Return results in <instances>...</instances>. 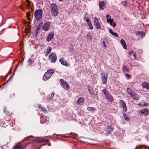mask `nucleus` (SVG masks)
Here are the masks:
<instances>
[{
    "label": "nucleus",
    "instance_id": "nucleus-1",
    "mask_svg": "<svg viewBox=\"0 0 149 149\" xmlns=\"http://www.w3.org/2000/svg\"><path fill=\"white\" fill-rule=\"evenodd\" d=\"M101 91L103 92L104 95H105V99H107V101H108L109 102H111L114 101V99L113 97L107 90L104 88Z\"/></svg>",
    "mask_w": 149,
    "mask_h": 149
},
{
    "label": "nucleus",
    "instance_id": "nucleus-2",
    "mask_svg": "<svg viewBox=\"0 0 149 149\" xmlns=\"http://www.w3.org/2000/svg\"><path fill=\"white\" fill-rule=\"evenodd\" d=\"M50 7L52 15L54 17L57 16L58 14V12L57 5L55 3H53L50 5Z\"/></svg>",
    "mask_w": 149,
    "mask_h": 149
},
{
    "label": "nucleus",
    "instance_id": "nucleus-3",
    "mask_svg": "<svg viewBox=\"0 0 149 149\" xmlns=\"http://www.w3.org/2000/svg\"><path fill=\"white\" fill-rule=\"evenodd\" d=\"M54 72V70L52 69L48 70L44 74L42 78L43 80L44 81H47L50 78Z\"/></svg>",
    "mask_w": 149,
    "mask_h": 149
},
{
    "label": "nucleus",
    "instance_id": "nucleus-4",
    "mask_svg": "<svg viewBox=\"0 0 149 149\" xmlns=\"http://www.w3.org/2000/svg\"><path fill=\"white\" fill-rule=\"evenodd\" d=\"M43 10L42 9L36 10L34 13L35 18L37 21L40 20L42 18Z\"/></svg>",
    "mask_w": 149,
    "mask_h": 149
},
{
    "label": "nucleus",
    "instance_id": "nucleus-5",
    "mask_svg": "<svg viewBox=\"0 0 149 149\" xmlns=\"http://www.w3.org/2000/svg\"><path fill=\"white\" fill-rule=\"evenodd\" d=\"M100 75L102 84H106L108 79V74L107 73L103 72L101 73Z\"/></svg>",
    "mask_w": 149,
    "mask_h": 149
},
{
    "label": "nucleus",
    "instance_id": "nucleus-6",
    "mask_svg": "<svg viewBox=\"0 0 149 149\" xmlns=\"http://www.w3.org/2000/svg\"><path fill=\"white\" fill-rule=\"evenodd\" d=\"M49 59L51 62L53 63H55L57 60L56 54L54 53H51L49 55Z\"/></svg>",
    "mask_w": 149,
    "mask_h": 149
},
{
    "label": "nucleus",
    "instance_id": "nucleus-7",
    "mask_svg": "<svg viewBox=\"0 0 149 149\" xmlns=\"http://www.w3.org/2000/svg\"><path fill=\"white\" fill-rule=\"evenodd\" d=\"M60 81L61 86L65 89L68 90L69 88V85L68 83L62 79H60Z\"/></svg>",
    "mask_w": 149,
    "mask_h": 149
},
{
    "label": "nucleus",
    "instance_id": "nucleus-8",
    "mask_svg": "<svg viewBox=\"0 0 149 149\" xmlns=\"http://www.w3.org/2000/svg\"><path fill=\"white\" fill-rule=\"evenodd\" d=\"M120 107L123 108V110L125 112L127 111V107H126L125 103L123 100H121L119 101Z\"/></svg>",
    "mask_w": 149,
    "mask_h": 149
},
{
    "label": "nucleus",
    "instance_id": "nucleus-9",
    "mask_svg": "<svg viewBox=\"0 0 149 149\" xmlns=\"http://www.w3.org/2000/svg\"><path fill=\"white\" fill-rule=\"evenodd\" d=\"M54 33L53 32H50L48 34V35L46 39L47 41H50L52 39L54 36Z\"/></svg>",
    "mask_w": 149,
    "mask_h": 149
},
{
    "label": "nucleus",
    "instance_id": "nucleus-10",
    "mask_svg": "<svg viewBox=\"0 0 149 149\" xmlns=\"http://www.w3.org/2000/svg\"><path fill=\"white\" fill-rule=\"evenodd\" d=\"M59 61L63 65L68 66L70 65L69 63L63 58H60L59 60Z\"/></svg>",
    "mask_w": 149,
    "mask_h": 149
},
{
    "label": "nucleus",
    "instance_id": "nucleus-11",
    "mask_svg": "<svg viewBox=\"0 0 149 149\" xmlns=\"http://www.w3.org/2000/svg\"><path fill=\"white\" fill-rule=\"evenodd\" d=\"M84 97H80L79 98L77 101L76 104L77 105H81L84 102Z\"/></svg>",
    "mask_w": 149,
    "mask_h": 149
},
{
    "label": "nucleus",
    "instance_id": "nucleus-12",
    "mask_svg": "<svg viewBox=\"0 0 149 149\" xmlns=\"http://www.w3.org/2000/svg\"><path fill=\"white\" fill-rule=\"evenodd\" d=\"M50 23L49 22H48L46 23L42 28L43 30L45 31H47L50 27Z\"/></svg>",
    "mask_w": 149,
    "mask_h": 149
},
{
    "label": "nucleus",
    "instance_id": "nucleus-13",
    "mask_svg": "<svg viewBox=\"0 0 149 149\" xmlns=\"http://www.w3.org/2000/svg\"><path fill=\"white\" fill-rule=\"evenodd\" d=\"M139 111H140L142 114H144L146 116H147L149 114V110L146 108H144L143 110H141Z\"/></svg>",
    "mask_w": 149,
    "mask_h": 149
},
{
    "label": "nucleus",
    "instance_id": "nucleus-14",
    "mask_svg": "<svg viewBox=\"0 0 149 149\" xmlns=\"http://www.w3.org/2000/svg\"><path fill=\"white\" fill-rule=\"evenodd\" d=\"M114 129V128L113 127L110 125H109L107 127L106 131L108 132V134H110Z\"/></svg>",
    "mask_w": 149,
    "mask_h": 149
},
{
    "label": "nucleus",
    "instance_id": "nucleus-15",
    "mask_svg": "<svg viewBox=\"0 0 149 149\" xmlns=\"http://www.w3.org/2000/svg\"><path fill=\"white\" fill-rule=\"evenodd\" d=\"M99 5L100 9H104V8H102V7H104L105 5L104 1H103L102 2L101 1L99 2Z\"/></svg>",
    "mask_w": 149,
    "mask_h": 149
},
{
    "label": "nucleus",
    "instance_id": "nucleus-16",
    "mask_svg": "<svg viewBox=\"0 0 149 149\" xmlns=\"http://www.w3.org/2000/svg\"><path fill=\"white\" fill-rule=\"evenodd\" d=\"M142 86L143 88L148 89H149V84L146 83V81H144L142 84Z\"/></svg>",
    "mask_w": 149,
    "mask_h": 149
},
{
    "label": "nucleus",
    "instance_id": "nucleus-17",
    "mask_svg": "<svg viewBox=\"0 0 149 149\" xmlns=\"http://www.w3.org/2000/svg\"><path fill=\"white\" fill-rule=\"evenodd\" d=\"M121 44L123 48L125 49H127V46L126 43L123 39H121L120 40Z\"/></svg>",
    "mask_w": 149,
    "mask_h": 149
},
{
    "label": "nucleus",
    "instance_id": "nucleus-18",
    "mask_svg": "<svg viewBox=\"0 0 149 149\" xmlns=\"http://www.w3.org/2000/svg\"><path fill=\"white\" fill-rule=\"evenodd\" d=\"M87 89L88 91L91 95H94V93L93 91V88H92L91 86H88Z\"/></svg>",
    "mask_w": 149,
    "mask_h": 149
},
{
    "label": "nucleus",
    "instance_id": "nucleus-19",
    "mask_svg": "<svg viewBox=\"0 0 149 149\" xmlns=\"http://www.w3.org/2000/svg\"><path fill=\"white\" fill-rule=\"evenodd\" d=\"M52 50V48L50 46H48L47 48V50L45 54V56H47L50 53Z\"/></svg>",
    "mask_w": 149,
    "mask_h": 149
},
{
    "label": "nucleus",
    "instance_id": "nucleus-20",
    "mask_svg": "<svg viewBox=\"0 0 149 149\" xmlns=\"http://www.w3.org/2000/svg\"><path fill=\"white\" fill-rule=\"evenodd\" d=\"M38 107H39L40 109V111H43L45 113H47V111L46 109L44 107H43L40 105H39Z\"/></svg>",
    "mask_w": 149,
    "mask_h": 149
},
{
    "label": "nucleus",
    "instance_id": "nucleus-21",
    "mask_svg": "<svg viewBox=\"0 0 149 149\" xmlns=\"http://www.w3.org/2000/svg\"><path fill=\"white\" fill-rule=\"evenodd\" d=\"M8 123H6L4 121H0V125L3 127H6L8 125Z\"/></svg>",
    "mask_w": 149,
    "mask_h": 149
},
{
    "label": "nucleus",
    "instance_id": "nucleus-22",
    "mask_svg": "<svg viewBox=\"0 0 149 149\" xmlns=\"http://www.w3.org/2000/svg\"><path fill=\"white\" fill-rule=\"evenodd\" d=\"M94 25L96 28L97 29H99L101 28V26L99 23L98 22H94Z\"/></svg>",
    "mask_w": 149,
    "mask_h": 149
},
{
    "label": "nucleus",
    "instance_id": "nucleus-23",
    "mask_svg": "<svg viewBox=\"0 0 149 149\" xmlns=\"http://www.w3.org/2000/svg\"><path fill=\"white\" fill-rule=\"evenodd\" d=\"M131 96L136 100H138L139 99V97L135 92L133 93V95Z\"/></svg>",
    "mask_w": 149,
    "mask_h": 149
},
{
    "label": "nucleus",
    "instance_id": "nucleus-24",
    "mask_svg": "<svg viewBox=\"0 0 149 149\" xmlns=\"http://www.w3.org/2000/svg\"><path fill=\"white\" fill-rule=\"evenodd\" d=\"M87 40L89 41H91L92 38V36L91 35L90 33L89 32L87 33L86 35Z\"/></svg>",
    "mask_w": 149,
    "mask_h": 149
},
{
    "label": "nucleus",
    "instance_id": "nucleus-25",
    "mask_svg": "<svg viewBox=\"0 0 149 149\" xmlns=\"http://www.w3.org/2000/svg\"><path fill=\"white\" fill-rule=\"evenodd\" d=\"M108 23H109L113 27H115L116 24L115 22L113 21V19H111V21H109L107 22Z\"/></svg>",
    "mask_w": 149,
    "mask_h": 149
},
{
    "label": "nucleus",
    "instance_id": "nucleus-26",
    "mask_svg": "<svg viewBox=\"0 0 149 149\" xmlns=\"http://www.w3.org/2000/svg\"><path fill=\"white\" fill-rule=\"evenodd\" d=\"M33 141L36 142L37 143H43L44 141V139H42L41 140H39L36 139H33Z\"/></svg>",
    "mask_w": 149,
    "mask_h": 149
},
{
    "label": "nucleus",
    "instance_id": "nucleus-27",
    "mask_svg": "<svg viewBox=\"0 0 149 149\" xmlns=\"http://www.w3.org/2000/svg\"><path fill=\"white\" fill-rule=\"evenodd\" d=\"M87 110L88 111H95L96 110V109L93 107H88L87 108Z\"/></svg>",
    "mask_w": 149,
    "mask_h": 149
},
{
    "label": "nucleus",
    "instance_id": "nucleus-28",
    "mask_svg": "<svg viewBox=\"0 0 149 149\" xmlns=\"http://www.w3.org/2000/svg\"><path fill=\"white\" fill-rule=\"evenodd\" d=\"M109 31L110 33L112 35H113L114 36H115L116 37H118V34L116 33L113 32L112 31V29H110L109 30Z\"/></svg>",
    "mask_w": 149,
    "mask_h": 149
},
{
    "label": "nucleus",
    "instance_id": "nucleus-29",
    "mask_svg": "<svg viewBox=\"0 0 149 149\" xmlns=\"http://www.w3.org/2000/svg\"><path fill=\"white\" fill-rule=\"evenodd\" d=\"M127 91L129 94L131 96L133 95V93H134L132 92V89L129 88H127Z\"/></svg>",
    "mask_w": 149,
    "mask_h": 149
},
{
    "label": "nucleus",
    "instance_id": "nucleus-30",
    "mask_svg": "<svg viewBox=\"0 0 149 149\" xmlns=\"http://www.w3.org/2000/svg\"><path fill=\"white\" fill-rule=\"evenodd\" d=\"M4 113L7 115H11L12 114L6 108L4 109Z\"/></svg>",
    "mask_w": 149,
    "mask_h": 149
},
{
    "label": "nucleus",
    "instance_id": "nucleus-31",
    "mask_svg": "<svg viewBox=\"0 0 149 149\" xmlns=\"http://www.w3.org/2000/svg\"><path fill=\"white\" fill-rule=\"evenodd\" d=\"M55 95V94L54 93H52L51 94V95H49L48 96V97H49L48 100H51L54 97V95Z\"/></svg>",
    "mask_w": 149,
    "mask_h": 149
},
{
    "label": "nucleus",
    "instance_id": "nucleus-32",
    "mask_svg": "<svg viewBox=\"0 0 149 149\" xmlns=\"http://www.w3.org/2000/svg\"><path fill=\"white\" fill-rule=\"evenodd\" d=\"M123 116L125 120H126L127 121H128L129 120V117L126 114L124 113L123 114Z\"/></svg>",
    "mask_w": 149,
    "mask_h": 149
},
{
    "label": "nucleus",
    "instance_id": "nucleus-33",
    "mask_svg": "<svg viewBox=\"0 0 149 149\" xmlns=\"http://www.w3.org/2000/svg\"><path fill=\"white\" fill-rule=\"evenodd\" d=\"M41 26L40 25V24L38 25L36 27V28L35 29V31L37 33H38V31L40 29V27Z\"/></svg>",
    "mask_w": 149,
    "mask_h": 149
},
{
    "label": "nucleus",
    "instance_id": "nucleus-34",
    "mask_svg": "<svg viewBox=\"0 0 149 149\" xmlns=\"http://www.w3.org/2000/svg\"><path fill=\"white\" fill-rule=\"evenodd\" d=\"M106 17L107 22L111 21V19H112L111 18L110 15H109L107 14Z\"/></svg>",
    "mask_w": 149,
    "mask_h": 149
},
{
    "label": "nucleus",
    "instance_id": "nucleus-35",
    "mask_svg": "<svg viewBox=\"0 0 149 149\" xmlns=\"http://www.w3.org/2000/svg\"><path fill=\"white\" fill-rule=\"evenodd\" d=\"M122 68L123 70H125L127 72H128L129 71V69L125 65L123 66Z\"/></svg>",
    "mask_w": 149,
    "mask_h": 149
},
{
    "label": "nucleus",
    "instance_id": "nucleus-36",
    "mask_svg": "<svg viewBox=\"0 0 149 149\" xmlns=\"http://www.w3.org/2000/svg\"><path fill=\"white\" fill-rule=\"evenodd\" d=\"M87 24L89 26V28L91 29V30L93 29V27L92 25L91 21L90 22H89V23H87Z\"/></svg>",
    "mask_w": 149,
    "mask_h": 149
},
{
    "label": "nucleus",
    "instance_id": "nucleus-37",
    "mask_svg": "<svg viewBox=\"0 0 149 149\" xmlns=\"http://www.w3.org/2000/svg\"><path fill=\"white\" fill-rule=\"evenodd\" d=\"M127 1H123L121 2V3L123 4V5H124V6H125V7H126L127 6Z\"/></svg>",
    "mask_w": 149,
    "mask_h": 149
},
{
    "label": "nucleus",
    "instance_id": "nucleus-38",
    "mask_svg": "<svg viewBox=\"0 0 149 149\" xmlns=\"http://www.w3.org/2000/svg\"><path fill=\"white\" fill-rule=\"evenodd\" d=\"M28 63L29 65H31L32 64V61L31 58H29L28 60Z\"/></svg>",
    "mask_w": 149,
    "mask_h": 149
},
{
    "label": "nucleus",
    "instance_id": "nucleus-39",
    "mask_svg": "<svg viewBox=\"0 0 149 149\" xmlns=\"http://www.w3.org/2000/svg\"><path fill=\"white\" fill-rule=\"evenodd\" d=\"M42 117L44 119V120H45V121H49V118L48 117H47V116H45L44 117Z\"/></svg>",
    "mask_w": 149,
    "mask_h": 149
},
{
    "label": "nucleus",
    "instance_id": "nucleus-40",
    "mask_svg": "<svg viewBox=\"0 0 149 149\" xmlns=\"http://www.w3.org/2000/svg\"><path fill=\"white\" fill-rule=\"evenodd\" d=\"M69 49L71 50L72 52L74 50V48L73 46L72 45H71Z\"/></svg>",
    "mask_w": 149,
    "mask_h": 149
},
{
    "label": "nucleus",
    "instance_id": "nucleus-41",
    "mask_svg": "<svg viewBox=\"0 0 149 149\" xmlns=\"http://www.w3.org/2000/svg\"><path fill=\"white\" fill-rule=\"evenodd\" d=\"M84 19L86 20V21L87 22V23H88L91 22V21L89 20V18L88 17H87L86 18Z\"/></svg>",
    "mask_w": 149,
    "mask_h": 149
},
{
    "label": "nucleus",
    "instance_id": "nucleus-42",
    "mask_svg": "<svg viewBox=\"0 0 149 149\" xmlns=\"http://www.w3.org/2000/svg\"><path fill=\"white\" fill-rule=\"evenodd\" d=\"M141 35L142 37H143L145 36V33L144 32L141 31Z\"/></svg>",
    "mask_w": 149,
    "mask_h": 149
},
{
    "label": "nucleus",
    "instance_id": "nucleus-43",
    "mask_svg": "<svg viewBox=\"0 0 149 149\" xmlns=\"http://www.w3.org/2000/svg\"><path fill=\"white\" fill-rule=\"evenodd\" d=\"M102 44L104 46V48H105L106 47V45L105 44V43L104 41H102Z\"/></svg>",
    "mask_w": 149,
    "mask_h": 149
},
{
    "label": "nucleus",
    "instance_id": "nucleus-44",
    "mask_svg": "<svg viewBox=\"0 0 149 149\" xmlns=\"http://www.w3.org/2000/svg\"><path fill=\"white\" fill-rule=\"evenodd\" d=\"M125 75L126 77H127V79L130 78V76L129 74L128 73H126L125 74Z\"/></svg>",
    "mask_w": 149,
    "mask_h": 149
},
{
    "label": "nucleus",
    "instance_id": "nucleus-45",
    "mask_svg": "<svg viewBox=\"0 0 149 149\" xmlns=\"http://www.w3.org/2000/svg\"><path fill=\"white\" fill-rule=\"evenodd\" d=\"M98 22V20L96 17H95L94 18V22Z\"/></svg>",
    "mask_w": 149,
    "mask_h": 149
},
{
    "label": "nucleus",
    "instance_id": "nucleus-46",
    "mask_svg": "<svg viewBox=\"0 0 149 149\" xmlns=\"http://www.w3.org/2000/svg\"><path fill=\"white\" fill-rule=\"evenodd\" d=\"M141 31H137L136 32V34L137 35H138L140 34H141Z\"/></svg>",
    "mask_w": 149,
    "mask_h": 149
},
{
    "label": "nucleus",
    "instance_id": "nucleus-47",
    "mask_svg": "<svg viewBox=\"0 0 149 149\" xmlns=\"http://www.w3.org/2000/svg\"><path fill=\"white\" fill-rule=\"evenodd\" d=\"M87 12H85V14L84 15V19L87 18L86 16V15H87Z\"/></svg>",
    "mask_w": 149,
    "mask_h": 149
},
{
    "label": "nucleus",
    "instance_id": "nucleus-48",
    "mask_svg": "<svg viewBox=\"0 0 149 149\" xmlns=\"http://www.w3.org/2000/svg\"><path fill=\"white\" fill-rule=\"evenodd\" d=\"M28 139V138L26 137L24 138L23 140V141H24L27 140V139Z\"/></svg>",
    "mask_w": 149,
    "mask_h": 149
},
{
    "label": "nucleus",
    "instance_id": "nucleus-49",
    "mask_svg": "<svg viewBox=\"0 0 149 149\" xmlns=\"http://www.w3.org/2000/svg\"><path fill=\"white\" fill-rule=\"evenodd\" d=\"M26 2L28 3V4H29L30 1L29 0H26Z\"/></svg>",
    "mask_w": 149,
    "mask_h": 149
},
{
    "label": "nucleus",
    "instance_id": "nucleus-50",
    "mask_svg": "<svg viewBox=\"0 0 149 149\" xmlns=\"http://www.w3.org/2000/svg\"><path fill=\"white\" fill-rule=\"evenodd\" d=\"M136 53H134V54H133V56L134 57V58H136Z\"/></svg>",
    "mask_w": 149,
    "mask_h": 149
},
{
    "label": "nucleus",
    "instance_id": "nucleus-51",
    "mask_svg": "<svg viewBox=\"0 0 149 149\" xmlns=\"http://www.w3.org/2000/svg\"><path fill=\"white\" fill-rule=\"evenodd\" d=\"M49 141L47 139H46V140H44V142H48Z\"/></svg>",
    "mask_w": 149,
    "mask_h": 149
},
{
    "label": "nucleus",
    "instance_id": "nucleus-52",
    "mask_svg": "<svg viewBox=\"0 0 149 149\" xmlns=\"http://www.w3.org/2000/svg\"><path fill=\"white\" fill-rule=\"evenodd\" d=\"M147 105V104H146V103H144V104L142 106V107H143V106H146Z\"/></svg>",
    "mask_w": 149,
    "mask_h": 149
},
{
    "label": "nucleus",
    "instance_id": "nucleus-53",
    "mask_svg": "<svg viewBox=\"0 0 149 149\" xmlns=\"http://www.w3.org/2000/svg\"><path fill=\"white\" fill-rule=\"evenodd\" d=\"M10 72H11V71H10H10H9L8 72V73H7V74H6V76H8V73H10Z\"/></svg>",
    "mask_w": 149,
    "mask_h": 149
},
{
    "label": "nucleus",
    "instance_id": "nucleus-54",
    "mask_svg": "<svg viewBox=\"0 0 149 149\" xmlns=\"http://www.w3.org/2000/svg\"><path fill=\"white\" fill-rule=\"evenodd\" d=\"M132 52H130L129 53V55H130V54H132Z\"/></svg>",
    "mask_w": 149,
    "mask_h": 149
},
{
    "label": "nucleus",
    "instance_id": "nucleus-55",
    "mask_svg": "<svg viewBox=\"0 0 149 149\" xmlns=\"http://www.w3.org/2000/svg\"><path fill=\"white\" fill-rule=\"evenodd\" d=\"M13 75V74L10 77V78L11 77H12Z\"/></svg>",
    "mask_w": 149,
    "mask_h": 149
},
{
    "label": "nucleus",
    "instance_id": "nucleus-56",
    "mask_svg": "<svg viewBox=\"0 0 149 149\" xmlns=\"http://www.w3.org/2000/svg\"><path fill=\"white\" fill-rule=\"evenodd\" d=\"M60 1H62V0H59Z\"/></svg>",
    "mask_w": 149,
    "mask_h": 149
},
{
    "label": "nucleus",
    "instance_id": "nucleus-57",
    "mask_svg": "<svg viewBox=\"0 0 149 149\" xmlns=\"http://www.w3.org/2000/svg\"><path fill=\"white\" fill-rule=\"evenodd\" d=\"M15 72V70H14V72L13 73H14V72Z\"/></svg>",
    "mask_w": 149,
    "mask_h": 149
}]
</instances>
